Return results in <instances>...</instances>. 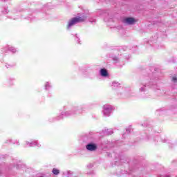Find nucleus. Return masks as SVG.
<instances>
[{"label": "nucleus", "mask_w": 177, "mask_h": 177, "mask_svg": "<svg viewBox=\"0 0 177 177\" xmlns=\"http://www.w3.org/2000/svg\"><path fill=\"white\" fill-rule=\"evenodd\" d=\"M86 149L89 151H95L97 149V146L95 144H88L86 146Z\"/></svg>", "instance_id": "obj_1"}, {"label": "nucleus", "mask_w": 177, "mask_h": 177, "mask_svg": "<svg viewBox=\"0 0 177 177\" xmlns=\"http://www.w3.org/2000/svg\"><path fill=\"white\" fill-rule=\"evenodd\" d=\"M136 21L132 18L129 17L125 19V23H127V24H134Z\"/></svg>", "instance_id": "obj_2"}, {"label": "nucleus", "mask_w": 177, "mask_h": 177, "mask_svg": "<svg viewBox=\"0 0 177 177\" xmlns=\"http://www.w3.org/2000/svg\"><path fill=\"white\" fill-rule=\"evenodd\" d=\"M76 24L77 22H75V18L71 19L68 23V28H70V27L74 26V24Z\"/></svg>", "instance_id": "obj_3"}, {"label": "nucleus", "mask_w": 177, "mask_h": 177, "mask_svg": "<svg viewBox=\"0 0 177 177\" xmlns=\"http://www.w3.org/2000/svg\"><path fill=\"white\" fill-rule=\"evenodd\" d=\"M100 75L102 77H107V75H109V73H107V70H106L105 68H102L100 70Z\"/></svg>", "instance_id": "obj_4"}, {"label": "nucleus", "mask_w": 177, "mask_h": 177, "mask_svg": "<svg viewBox=\"0 0 177 177\" xmlns=\"http://www.w3.org/2000/svg\"><path fill=\"white\" fill-rule=\"evenodd\" d=\"M74 19L76 23H82V21H85V19L81 17H74Z\"/></svg>", "instance_id": "obj_5"}, {"label": "nucleus", "mask_w": 177, "mask_h": 177, "mask_svg": "<svg viewBox=\"0 0 177 177\" xmlns=\"http://www.w3.org/2000/svg\"><path fill=\"white\" fill-rule=\"evenodd\" d=\"M52 172L54 175H59V174H60V170L53 168Z\"/></svg>", "instance_id": "obj_6"}, {"label": "nucleus", "mask_w": 177, "mask_h": 177, "mask_svg": "<svg viewBox=\"0 0 177 177\" xmlns=\"http://www.w3.org/2000/svg\"><path fill=\"white\" fill-rule=\"evenodd\" d=\"M172 80L174 81V82H176V77H173Z\"/></svg>", "instance_id": "obj_7"}]
</instances>
